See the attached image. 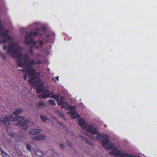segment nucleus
Instances as JSON below:
<instances>
[{"mask_svg":"<svg viewBox=\"0 0 157 157\" xmlns=\"http://www.w3.org/2000/svg\"><path fill=\"white\" fill-rule=\"evenodd\" d=\"M42 29H40L37 28L35 31L34 32H30L28 33H26L27 35L25 36V38L27 39L29 38H32L33 36L35 37L38 35L41 36L43 34L42 32Z\"/></svg>","mask_w":157,"mask_h":157,"instance_id":"obj_5","label":"nucleus"},{"mask_svg":"<svg viewBox=\"0 0 157 157\" xmlns=\"http://www.w3.org/2000/svg\"><path fill=\"white\" fill-rule=\"evenodd\" d=\"M25 61H26L28 60V59L27 58V56L26 55H25Z\"/></svg>","mask_w":157,"mask_h":157,"instance_id":"obj_41","label":"nucleus"},{"mask_svg":"<svg viewBox=\"0 0 157 157\" xmlns=\"http://www.w3.org/2000/svg\"><path fill=\"white\" fill-rule=\"evenodd\" d=\"M35 64V62L32 59L28 61V63L24 68L25 74H26L28 77H33L36 74V71L35 69L33 68V65Z\"/></svg>","mask_w":157,"mask_h":157,"instance_id":"obj_3","label":"nucleus"},{"mask_svg":"<svg viewBox=\"0 0 157 157\" xmlns=\"http://www.w3.org/2000/svg\"><path fill=\"white\" fill-rule=\"evenodd\" d=\"M85 134H86V135L87 136H88V134H87V133H85Z\"/></svg>","mask_w":157,"mask_h":157,"instance_id":"obj_47","label":"nucleus"},{"mask_svg":"<svg viewBox=\"0 0 157 157\" xmlns=\"http://www.w3.org/2000/svg\"><path fill=\"white\" fill-rule=\"evenodd\" d=\"M26 148L29 151H31V146L29 144H27L26 145Z\"/></svg>","mask_w":157,"mask_h":157,"instance_id":"obj_30","label":"nucleus"},{"mask_svg":"<svg viewBox=\"0 0 157 157\" xmlns=\"http://www.w3.org/2000/svg\"><path fill=\"white\" fill-rule=\"evenodd\" d=\"M41 131L40 129H34L30 130L28 132V133L31 135H34L35 134L40 132Z\"/></svg>","mask_w":157,"mask_h":157,"instance_id":"obj_12","label":"nucleus"},{"mask_svg":"<svg viewBox=\"0 0 157 157\" xmlns=\"http://www.w3.org/2000/svg\"><path fill=\"white\" fill-rule=\"evenodd\" d=\"M70 109L71 110H72L74 109V107L72 106H71L70 107Z\"/></svg>","mask_w":157,"mask_h":157,"instance_id":"obj_42","label":"nucleus"},{"mask_svg":"<svg viewBox=\"0 0 157 157\" xmlns=\"http://www.w3.org/2000/svg\"><path fill=\"white\" fill-rule=\"evenodd\" d=\"M34 46H35V45H33V44H32L31 45L30 48H31V49H32L33 48Z\"/></svg>","mask_w":157,"mask_h":157,"instance_id":"obj_44","label":"nucleus"},{"mask_svg":"<svg viewBox=\"0 0 157 157\" xmlns=\"http://www.w3.org/2000/svg\"><path fill=\"white\" fill-rule=\"evenodd\" d=\"M52 35H53V36H54V37L55 36V35L54 33H53Z\"/></svg>","mask_w":157,"mask_h":157,"instance_id":"obj_48","label":"nucleus"},{"mask_svg":"<svg viewBox=\"0 0 157 157\" xmlns=\"http://www.w3.org/2000/svg\"><path fill=\"white\" fill-rule=\"evenodd\" d=\"M49 97L52 98H59V96L56 95H53L52 96L50 95V97Z\"/></svg>","mask_w":157,"mask_h":157,"instance_id":"obj_31","label":"nucleus"},{"mask_svg":"<svg viewBox=\"0 0 157 157\" xmlns=\"http://www.w3.org/2000/svg\"><path fill=\"white\" fill-rule=\"evenodd\" d=\"M103 147L106 150L113 149L114 144L108 140H101Z\"/></svg>","mask_w":157,"mask_h":157,"instance_id":"obj_4","label":"nucleus"},{"mask_svg":"<svg viewBox=\"0 0 157 157\" xmlns=\"http://www.w3.org/2000/svg\"><path fill=\"white\" fill-rule=\"evenodd\" d=\"M38 45L35 46V48L39 50L42 49L43 48V45L44 44V42L43 40H40V39L38 40Z\"/></svg>","mask_w":157,"mask_h":157,"instance_id":"obj_13","label":"nucleus"},{"mask_svg":"<svg viewBox=\"0 0 157 157\" xmlns=\"http://www.w3.org/2000/svg\"><path fill=\"white\" fill-rule=\"evenodd\" d=\"M51 46H49V48H48L49 49H50V48H51Z\"/></svg>","mask_w":157,"mask_h":157,"instance_id":"obj_46","label":"nucleus"},{"mask_svg":"<svg viewBox=\"0 0 157 157\" xmlns=\"http://www.w3.org/2000/svg\"><path fill=\"white\" fill-rule=\"evenodd\" d=\"M0 56L3 60H5L6 59V57L4 54L2 52H1L0 53Z\"/></svg>","mask_w":157,"mask_h":157,"instance_id":"obj_22","label":"nucleus"},{"mask_svg":"<svg viewBox=\"0 0 157 157\" xmlns=\"http://www.w3.org/2000/svg\"><path fill=\"white\" fill-rule=\"evenodd\" d=\"M25 44L28 45H29L31 44H33L35 47L36 44L38 43V41H34L33 38H31L29 41H28L27 39L25 38Z\"/></svg>","mask_w":157,"mask_h":157,"instance_id":"obj_10","label":"nucleus"},{"mask_svg":"<svg viewBox=\"0 0 157 157\" xmlns=\"http://www.w3.org/2000/svg\"><path fill=\"white\" fill-rule=\"evenodd\" d=\"M46 136L42 135H38L37 136H35L32 137V139L34 140H41L46 139Z\"/></svg>","mask_w":157,"mask_h":157,"instance_id":"obj_11","label":"nucleus"},{"mask_svg":"<svg viewBox=\"0 0 157 157\" xmlns=\"http://www.w3.org/2000/svg\"><path fill=\"white\" fill-rule=\"evenodd\" d=\"M41 85L42 86H43V85Z\"/></svg>","mask_w":157,"mask_h":157,"instance_id":"obj_49","label":"nucleus"},{"mask_svg":"<svg viewBox=\"0 0 157 157\" xmlns=\"http://www.w3.org/2000/svg\"><path fill=\"white\" fill-rule=\"evenodd\" d=\"M102 138V135L100 134H98L96 136V139H97L99 140Z\"/></svg>","mask_w":157,"mask_h":157,"instance_id":"obj_25","label":"nucleus"},{"mask_svg":"<svg viewBox=\"0 0 157 157\" xmlns=\"http://www.w3.org/2000/svg\"><path fill=\"white\" fill-rule=\"evenodd\" d=\"M90 138H91V139L92 140H96L95 138L93 136H91Z\"/></svg>","mask_w":157,"mask_h":157,"instance_id":"obj_40","label":"nucleus"},{"mask_svg":"<svg viewBox=\"0 0 157 157\" xmlns=\"http://www.w3.org/2000/svg\"><path fill=\"white\" fill-rule=\"evenodd\" d=\"M21 47L17 43H10L8 45V50L7 53L11 55L12 58H17L18 59L16 63L17 67L24 68L28 63V62L24 61L22 62V58L21 56L22 54L18 52V50H21Z\"/></svg>","mask_w":157,"mask_h":157,"instance_id":"obj_1","label":"nucleus"},{"mask_svg":"<svg viewBox=\"0 0 157 157\" xmlns=\"http://www.w3.org/2000/svg\"><path fill=\"white\" fill-rule=\"evenodd\" d=\"M61 108H65V106L64 105H61Z\"/></svg>","mask_w":157,"mask_h":157,"instance_id":"obj_45","label":"nucleus"},{"mask_svg":"<svg viewBox=\"0 0 157 157\" xmlns=\"http://www.w3.org/2000/svg\"><path fill=\"white\" fill-rule=\"evenodd\" d=\"M79 137L80 139H81L82 141H84L86 143H87L91 145H93V144L91 142L89 141L88 140L86 137L80 135H79Z\"/></svg>","mask_w":157,"mask_h":157,"instance_id":"obj_14","label":"nucleus"},{"mask_svg":"<svg viewBox=\"0 0 157 157\" xmlns=\"http://www.w3.org/2000/svg\"><path fill=\"white\" fill-rule=\"evenodd\" d=\"M59 147H60L61 149H63V145L62 144H59Z\"/></svg>","mask_w":157,"mask_h":157,"instance_id":"obj_36","label":"nucleus"},{"mask_svg":"<svg viewBox=\"0 0 157 157\" xmlns=\"http://www.w3.org/2000/svg\"><path fill=\"white\" fill-rule=\"evenodd\" d=\"M109 137V136L106 134L102 135V138H104L105 140H108V138Z\"/></svg>","mask_w":157,"mask_h":157,"instance_id":"obj_29","label":"nucleus"},{"mask_svg":"<svg viewBox=\"0 0 157 157\" xmlns=\"http://www.w3.org/2000/svg\"><path fill=\"white\" fill-rule=\"evenodd\" d=\"M48 103L49 104L51 105L52 106H55L56 105V103L55 101L53 100L49 99L48 101Z\"/></svg>","mask_w":157,"mask_h":157,"instance_id":"obj_20","label":"nucleus"},{"mask_svg":"<svg viewBox=\"0 0 157 157\" xmlns=\"http://www.w3.org/2000/svg\"><path fill=\"white\" fill-rule=\"evenodd\" d=\"M27 75L26 74H25L23 76V78L24 80H26L27 78Z\"/></svg>","mask_w":157,"mask_h":157,"instance_id":"obj_35","label":"nucleus"},{"mask_svg":"<svg viewBox=\"0 0 157 157\" xmlns=\"http://www.w3.org/2000/svg\"><path fill=\"white\" fill-rule=\"evenodd\" d=\"M78 124L80 126H82V128L85 129H86L88 125V124L86 123L85 121H82L80 119L78 120Z\"/></svg>","mask_w":157,"mask_h":157,"instance_id":"obj_9","label":"nucleus"},{"mask_svg":"<svg viewBox=\"0 0 157 157\" xmlns=\"http://www.w3.org/2000/svg\"><path fill=\"white\" fill-rule=\"evenodd\" d=\"M39 86H37L36 89V91L37 94H40V93H43L44 94L48 93L49 92V90L47 89H46L44 87H43L41 88H39Z\"/></svg>","mask_w":157,"mask_h":157,"instance_id":"obj_8","label":"nucleus"},{"mask_svg":"<svg viewBox=\"0 0 157 157\" xmlns=\"http://www.w3.org/2000/svg\"><path fill=\"white\" fill-rule=\"evenodd\" d=\"M122 153L120 150H117L116 148H115L113 150L109 152V154L111 155L115 156H119V157H120Z\"/></svg>","mask_w":157,"mask_h":157,"instance_id":"obj_7","label":"nucleus"},{"mask_svg":"<svg viewBox=\"0 0 157 157\" xmlns=\"http://www.w3.org/2000/svg\"><path fill=\"white\" fill-rule=\"evenodd\" d=\"M22 110L21 109H18L15 110L13 113V114L15 115H18L20 112H21Z\"/></svg>","mask_w":157,"mask_h":157,"instance_id":"obj_19","label":"nucleus"},{"mask_svg":"<svg viewBox=\"0 0 157 157\" xmlns=\"http://www.w3.org/2000/svg\"><path fill=\"white\" fill-rule=\"evenodd\" d=\"M86 131L91 134H95L97 133L96 128L91 125H90L86 130Z\"/></svg>","mask_w":157,"mask_h":157,"instance_id":"obj_6","label":"nucleus"},{"mask_svg":"<svg viewBox=\"0 0 157 157\" xmlns=\"http://www.w3.org/2000/svg\"><path fill=\"white\" fill-rule=\"evenodd\" d=\"M41 63V61L40 60H39L36 61V63H35V64H40Z\"/></svg>","mask_w":157,"mask_h":157,"instance_id":"obj_33","label":"nucleus"},{"mask_svg":"<svg viewBox=\"0 0 157 157\" xmlns=\"http://www.w3.org/2000/svg\"><path fill=\"white\" fill-rule=\"evenodd\" d=\"M7 48V46H3V49L4 50H5Z\"/></svg>","mask_w":157,"mask_h":157,"instance_id":"obj_43","label":"nucleus"},{"mask_svg":"<svg viewBox=\"0 0 157 157\" xmlns=\"http://www.w3.org/2000/svg\"><path fill=\"white\" fill-rule=\"evenodd\" d=\"M36 78L33 77L29 79L28 82L29 83L31 84L33 86H35L36 85L37 81L35 80Z\"/></svg>","mask_w":157,"mask_h":157,"instance_id":"obj_15","label":"nucleus"},{"mask_svg":"<svg viewBox=\"0 0 157 157\" xmlns=\"http://www.w3.org/2000/svg\"><path fill=\"white\" fill-rule=\"evenodd\" d=\"M29 127V126L28 125H27L25 126H23L21 128L22 130H23L24 131H25L26 130L27 128Z\"/></svg>","mask_w":157,"mask_h":157,"instance_id":"obj_27","label":"nucleus"},{"mask_svg":"<svg viewBox=\"0 0 157 157\" xmlns=\"http://www.w3.org/2000/svg\"><path fill=\"white\" fill-rule=\"evenodd\" d=\"M3 40V39H0V44L2 43H5L6 42H3L2 40Z\"/></svg>","mask_w":157,"mask_h":157,"instance_id":"obj_39","label":"nucleus"},{"mask_svg":"<svg viewBox=\"0 0 157 157\" xmlns=\"http://www.w3.org/2000/svg\"><path fill=\"white\" fill-rule=\"evenodd\" d=\"M75 115H76L77 118L80 117V115H79V114L78 113L76 114Z\"/></svg>","mask_w":157,"mask_h":157,"instance_id":"obj_38","label":"nucleus"},{"mask_svg":"<svg viewBox=\"0 0 157 157\" xmlns=\"http://www.w3.org/2000/svg\"><path fill=\"white\" fill-rule=\"evenodd\" d=\"M57 102L58 105H62L64 103V102L62 100H60L59 101H57Z\"/></svg>","mask_w":157,"mask_h":157,"instance_id":"obj_26","label":"nucleus"},{"mask_svg":"<svg viewBox=\"0 0 157 157\" xmlns=\"http://www.w3.org/2000/svg\"><path fill=\"white\" fill-rule=\"evenodd\" d=\"M38 98H49L50 97V94H44L43 93V94L39 95H38Z\"/></svg>","mask_w":157,"mask_h":157,"instance_id":"obj_16","label":"nucleus"},{"mask_svg":"<svg viewBox=\"0 0 157 157\" xmlns=\"http://www.w3.org/2000/svg\"><path fill=\"white\" fill-rule=\"evenodd\" d=\"M76 112L75 111H74L71 115V118L73 119H74L77 118L76 115H74V114L76 113Z\"/></svg>","mask_w":157,"mask_h":157,"instance_id":"obj_24","label":"nucleus"},{"mask_svg":"<svg viewBox=\"0 0 157 157\" xmlns=\"http://www.w3.org/2000/svg\"><path fill=\"white\" fill-rule=\"evenodd\" d=\"M40 117L42 121H46L47 119V118L44 116L40 115Z\"/></svg>","mask_w":157,"mask_h":157,"instance_id":"obj_21","label":"nucleus"},{"mask_svg":"<svg viewBox=\"0 0 157 157\" xmlns=\"http://www.w3.org/2000/svg\"><path fill=\"white\" fill-rule=\"evenodd\" d=\"M0 151L3 157H10V155L5 152L2 149L0 148Z\"/></svg>","mask_w":157,"mask_h":157,"instance_id":"obj_17","label":"nucleus"},{"mask_svg":"<svg viewBox=\"0 0 157 157\" xmlns=\"http://www.w3.org/2000/svg\"><path fill=\"white\" fill-rule=\"evenodd\" d=\"M29 52L31 55H33V51L32 49H31V48H29Z\"/></svg>","mask_w":157,"mask_h":157,"instance_id":"obj_34","label":"nucleus"},{"mask_svg":"<svg viewBox=\"0 0 157 157\" xmlns=\"http://www.w3.org/2000/svg\"><path fill=\"white\" fill-rule=\"evenodd\" d=\"M24 70H25V68L23 69H19L18 70V71H21L22 72L25 73V72L23 71Z\"/></svg>","mask_w":157,"mask_h":157,"instance_id":"obj_37","label":"nucleus"},{"mask_svg":"<svg viewBox=\"0 0 157 157\" xmlns=\"http://www.w3.org/2000/svg\"><path fill=\"white\" fill-rule=\"evenodd\" d=\"M13 117V115L10 114L9 115L5 116L4 117L1 118L0 120L3 124L8 125L10 124L9 121H18V122L15 124L16 126H22L26 125L29 122V121L27 120H24L25 117H23L16 116L14 118Z\"/></svg>","mask_w":157,"mask_h":157,"instance_id":"obj_2","label":"nucleus"},{"mask_svg":"<svg viewBox=\"0 0 157 157\" xmlns=\"http://www.w3.org/2000/svg\"><path fill=\"white\" fill-rule=\"evenodd\" d=\"M63 98V97H61V98Z\"/></svg>","mask_w":157,"mask_h":157,"instance_id":"obj_50","label":"nucleus"},{"mask_svg":"<svg viewBox=\"0 0 157 157\" xmlns=\"http://www.w3.org/2000/svg\"><path fill=\"white\" fill-rule=\"evenodd\" d=\"M45 105L44 102H39L37 105V106L39 107L40 106H45Z\"/></svg>","mask_w":157,"mask_h":157,"instance_id":"obj_23","label":"nucleus"},{"mask_svg":"<svg viewBox=\"0 0 157 157\" xmlns=\"http://www.w3.org/2000/svg\"><path fill=\"white\" fill-rule=\"evenodd\" d=\"M67 145L70 147H71L72 146V143H71V141H67Z\"/></svg>","mask_w":157,"mask_h":157,"instance_id":"obj_32","label":"nucleus"},{"mask_svg":"<svg viewBox=\"0 0 157 157\" xmlns=\"http://www.w3.org/2000/svg\"><path fill=\"white\" fill-rule=\"evenodd\" d=\"M59 76H57L56 77H55L54 78H52V80L54 81L55 82H56V80L58 81L59 80Z\"/></svg>","mask_w":157,"mask_h":157,"instance_id":"obj_28","label":"nucleus"},{"mask_svg":"<svg viewBox=\"0 0 157 157\" xmlns=\"http://www.w3.org/2000/svg\"><path fill=\"white\" fill-rule=\"evenodd\" d=\"M119 157H136L135 156H133L131 155H129L127 153L124 154V153H122L121 154V155Z\"/></svg>","mask_w":157,"mask_h":157,"instance_id":"obj_18","label":"nucleus"}]
</instances>
